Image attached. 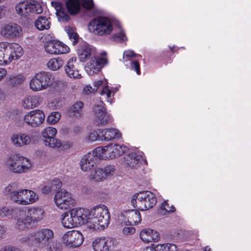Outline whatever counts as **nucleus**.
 Wrapping results in <instances>:
<instances>
[{
    "label": "nucleus",
    "instance_id": "1",
    "mask_svg": "<svg viewBox=\"0 0 251 251\" xmlns=\"http://www.w3.org/2000/svg\"><path fill=\"white\" fill-rule=\"evenodd\" d=\"M87 227L93 230L104 228L109 224L110 217L107 207L104 205L94 207L90 213Z\"/></svg>",
    "mask_w": 251,
    "mask_h": 251
},
{
    "label": "nucleus",
    "instance_id": "2",
    "mask_svg": "<svg viewBox=\"0 0 251 251\" xmlns=\"http://www.w3.org/2000/svg\"><path fill=\"white\" fill-rule=\"evenodd\" d=\"M44 212L42 209L38 207H31L27 210L21 211V217L17 222V227L20 230L26 228L31 224L36 223L42 220Z\"/></svg>",
    "mask_w": 251,
    "mask_h": 251
},
{
    "label": "nucleus",
    "instance_id": "3",
    "mask_svg": "<svg viewBox=\"0 0 251 251\" xmlns=\"http://www.w3.org/2000/svg\"><path fill=\"white\" fill-rule=\"evenodd\" d=\"M6 166L10 171L14 173L22 174L31 170L32 164L29 159L16 154L7 159Z\"/></svg>",
    "mask_w": 251,
    "mask_h": 251
},
{
    "label": "nucleus",
    "instance_id": "4",
    "mask_svg": "<svg viewBox=\"0 0 251 251\" xmlns=\"http://www.w3.org/2000/svg\"><path fill=\"white\" fill-rule=\"evenodd\" d=\"M156 202V196L150 191H144L135 194L131 200L133 206L140 211L152 208Z\"/></svg>",
    "mask_w": 251,
    "mask_h": 251
},
{
    "label": "nucleus",
    "instance_id": "5",
    "mask_svg": "<svg viewBox=\"0 0 251 251\" xmlns=\"http://www.w3.org/2000/svg\"><path fill=\"white\" fill-rule=\"evenodd\" d=\"M88 28L90 32L95 35L104 36L111 33L113 26L108 18L105 17H98L90 22Z\"/></svg>",
    "mask_w": 251,
    "mask_h": 251
},
{
    "label": "nucleus",
    "instance_id": "6",
    "mask_svg": "<svg viewBox=\"0 0 251 251\" xmlns=\"http://www.w3.org/2000/svg\"><path fill=\"white\" fill-rule=\"evenodd\" d=\"M54 237V231L50 228H39L31 234L34 246L38 248H45L51 243Z\"/></svg>",
    "mask_w": 251,
    "mask_h": 251
},
{
    "label": "nucleus",
    "instance_id": "7",
    "mask_svg": "<svg viewBox=\"0 0 251 251\" xmlns=\"http://www.w3.org/2000/svg\"><path fill=\"white\" fill-rule=\"evenodd\" d=\"M52 75L49 72L37 73L30 80V88L35 92L46 89L52 83Z\"/></svg>",
    "mask_w": 251,
    "mask_h": 251
},
{
    "label": "nucleus",
    "instance_id": "8",
    "mask_svg": "<svg viewBox=\"0 0 251 251\" xmlns=\"http://www.w3.org/2000/svg\"><path fill=\"white\" fill-rule=\"evenodd\" d=\"M15 10L19 16L25 18L33 13L40 14L43 11L40 4L34 0L21 1L16 5Z\"/></svg>",
    "mask_w": 251,
    "mask_h": 251
},
{
    "label": "nucleus",
    "instance_id": "9",
    "mask_svg": "<svg viewBox=\"0 0 251 251\" xmlns=\"http://www.w3.org/2000/svg\"><path fill=\"white\" fill-rule=\"evenodd\" d=\"M54 202L57 206L62 210H67L74 206L75 201L70 193L66 190H61L56 193Z\"/></svg>",
    "mask_w": 251,
    "mask_h": 251
},
{
    "label": "nucleus",
    "instance_id": "10",
    "mask_svg": "<svg viewBox=\"0 0 251 251\" xmlns=\"http://www.w3.org/2000/svg\"><path fill=\"white\" fill-rule=\"evenodd\" d=\"M4 54V65L11 63L13 60L20 58L23 54L22 48L18 44H10L6 46Z\"/></svg>",
    "mask_w": 251,
    "mask_h": 251
},
{
    "label": "nucleus",
    "instance_id": "11",
    "mask_svg": "<svg viewBox=\"0 0 251 251\" xmlns=\"http://www.w3.org/2000/svg\"><path fill=\"white\" fill-rule=\"evenodd\" d=\"M56 133V129L52 127H46L43 130L42 135L46 146L54 149H58L61 147V141L54 138Z\"/></svg>",
    "mask_w": 251,
    "mask_h": 251
},
{
    "label": "nucleus",
    "instance_id": "12",
    "mask_svg": "<svg viewBox=\"0 0 251 251\" xmlns=\"http://www.w3.org/2000/svg\"><path fill=\"white\" fill-rule=\"evenodd\" d=\"M83 236L79 231L71 230L67 232L63 236V243L72 248L80 246L83 242Z\"/></svg>",
    "mask_w": 251,
    "mask_h": 251
},
{
    "label": "nucleus",
    "instance_id": "13",
    "mask_svg": "<svg viewBox=\"0 0 251 251\" xmlns=\"http://www.w3.org/2000/svg\"><path fill=\"white\" fill-rule=\"evenodd\" d=\"M94 122L98 126H105L111 120V116L101 105H96L93 108Z\"/></svg>",
    "mask_w": 251,
    "mask_h": 251
},
{
    "label": "nucleus",
    "instance_id": "14",
    "mask_svg": "<svg viewBox=\"0 0 251 251\" xmlns=\"http://www.w3.org/2000/svg\"><path fill=\"white\" fill-rule=\"evenodd\" d=\"M81 3L84 8L92 9L94 6L93 0H67L66 2L68 12L71 15L77 14L80 9Z\"/></svg>",
    "mask_w": 251,
    "mask_h": 251
},
{
    "label": "nucleus",
    "instance_id": "15",
    "mask_svg": "<svg viewBox=\"0 0 251 251\" xmlns=\"http://www.w3.org/2000/svg\"><path fill=\"white\" fill-rule=\"evenodd\" d=\"M45 116L40 110H34L28 112L24 118V122L32 127L40 126L44 121Z\"/></svg>",
    "mask_w": 251,
    "mask_h": 251
},
{
    "label": "nucleus",
    "instance_id": "16",
    "mask_svg": "<svg viewBox=\"0 0 251 251\" xmlns=\"http://www.w3.org/2000/svg\"><path fill=\"white\" fill-rule=\"evenodd\" d=\"M17 196L15 202L20 204H32L38 200V195L33 191L28 189H20Z\"/></svg>",
    "mask_w": 251,
    "mask_h": 251
},
{
    "label": "nucleus",
    "instance_id": "17",
    "mask_svg": "<svg viewBox=\"0 0 251 251\" xmlns=\"http://www.w3.org/2000/svg\"><path fill=\"white\" fill-rule=\"evenodd\" d=\"M44 47L46 52L51 54L66 53L70 51V48L67 45L58 40L48 42Z\"/></svg>",
    "mask_w": 251,
    "mask_h": 251
},
{
    "label": "nucleus",
    "instance_id": "18",
    "mask_svg": "<svg viewBox=\"0 0 251 251\" xmlns=\"http://www.w3.org/2000/svg\"><path fill=\"white\" fill-rule=\"evenodd\" d=\"M108 63V60L105 57H92L87 63L86 72L90 75H93L99 73L101 68Z\"/></svg>",
    "mask_w": 251,
    "mask_h": 251
},
{
    "label": "nucleus",
    "instance_id": "19",
    "mask_svg": "<svg viewBox=\"0 0 251 251\" xmlns=\"http://www.w3.org/2000/svg\"><path fill=\"white\" fill-rule=\"evenodd\" d=\"M22 29L20 26L11 23L5 25L1 28L0 34L6 39H14L19 36Z\"/></svg>",
    "mask_w": 251,
    "mask_h": 251
},
{
    "label": "nucleus",
    "instance_id": "20",
    "mask_svg": "<svg viewBox=\"0 0 251 251\" xmlns=\"http://www.w3.org/2000/svg\"><path fill=\"white\" fill-rule=\"evenodd\" d=\"M77 226L85 224L87 225L90 215L89 211L82 208H75L70 210Z\"/></svg>",
    "mask_w": 251,
    "mask_h": 251
},
{
    "label": "nucleus",
    "instance_id": "21",
    "mask_svg": "<svg viewBox=\"0 0 251 251\" xmlns=\"http://www.w3.org/2000/svg\"><path fill=\"white\" fill-rule=\"evenodd\" d=\"M128 148L124 145L110 144L106 146V151L108 153V158L113 159L122 155L128 150Z\"/></svg>",
    "mask_w": 251,
    "mask_h": 251
},
{
    "label": "nucleus",
    "instance_id": "22",
    "mask_svg": "<svg viewBox=\"0 0 251 251\" xmlns=\"http://www.w3.org/2000/svg\"><path fill=\"white\" fill-rule=\"evenodd\" d=\"M125 164L130 168L137 169L143 162H145L142 155L136 153H131L125 156Z\"/></svg>",
    "mask_w": 251,
    "mask_h": 251
},
{
    "label": "nucleus",
    "instance_id": "23",
    "mask_svg": "<svg viewBox=\"0 0 251 251\" xmlns=\"http://www.w3.org/2000/svg\"><path fill=\"white\" fill-rule=\"evenodd\" d=\"M76 61V57H72L68 60L65 66V73L71 78H78L80 76L77 68Z\"/></svg>",
    "mask_w": 251,
    "mask_h": 251
},
{
    "label": "nucleus",
    "instance_id": "24",
    "mask_svg": "<svg viewBox=\"0 0 251 251\" xmlns=\"http://www.w3.org/2000/svg\"><path fill=\"white\" fill-rule=\"evenodd\" d=\"M84 103L81 101H78L72 104L67 110V114L70 117L80 119L83 115Z\"/></svg>",
    "mask_w": 251,
    "mask_h": 251
},
{
    "label": "nucleus",
    "instance_id": "25",
    "mask_svg": "<svg viewBox=\"0 0 251 251\" xmlns=\"http://www.w3.org/2000/svg\"><path fill=\"white\" fill-rule=\"evenodd\" d=\"M12 144L16 147H21L30 144L31 138L24 133L14 134L11 136Z\"/></svg>",
    "mask_w": 251,
    "mask_h": 251
},
{
    "label": "nucleus",
    "instance_id": "26",
    "mask_svg": "<svg viewBox=\"0 0 251 251\" xmlns=\"http://www.w3.org/2000/svg\"><path fill=\"white\" fill-rule=\"evenodd\" d=\"M140 236L143 241L147 243L157 242L160 238L158 232L149 228L143 229L140 233Z\"/></svg>",
    "mask_w": 251,
    "mask_h": 251
},
{
    "label": "nucleus",
    "instance_id": "27",
    "mask_svg": "<svg viewBox=\"0 0 251 251\" xmlns=\"http://www.w3.org/2000/svg\"><path fill=\"white\" fill-rule=\"evenodd\" d=\"M93 50L92 46L86 42L79 44L77 54L80 61H86L91 55Z\"/></svg>",
    "mask_w": 251,
    "mask_h": 251
},
{
    "label": "nucleus",
    "instance_id": "28",
    "mask_svg": "<svg viewBox=\"0 0 251 251\" xmlns=\"http://www.w3.org/2000/svg\"><path fill=\"white\" fill-rule=\"evenodd\" d=\"M96 162L94 155L90 154L88 152L82 157L80 161V169L84 172L89 171L94 167Z\"/></svg>",
    "mask_w": 251,
    "mask_h": 251
},
{
    "label": "nucleus",
    "instance_id": "29",
    "mask_svg": "<svg viewBox=\"0 0 251 251\" xmlns=\"http://www.w3.org/2000/svg\"><path fill=\"white\" fill-rule=\"evenodd\" d=\"M93 247L95 251H109L111 242L104 237L99 238L93 242Z\"/></svg>",
    "mask_w": 251,
    "mask_h": 251
},
{
    "label": "nucleus",
    "instance_id": "30",
    "mask_svg": "<svg viewBox=\"0 0 251 251\" xmlns=\"http://www.w3.org/2000/svg\"><path fill=\"white\" fill-rule=\"evenodd\" d=\"M100 133L101 134V140L104 141H111L115 139H118L121 136L120 131L113 128L101 130Z\"/></svg>",
    "mask_w": 251,
    "mask_h": 251
},
{
    "label": "nucleus",
    "instance_id": "31",
    "mask_svg": "<svg viewBox=\"0 0 251 251\" xmlns=\"http://www.w3.org/2000/svg\"><path fill=\"white\" fill-rule=\"evenodd\" d=\"M41 102V100L39 96H29L24 99L22 105L25 108L31 109L38 106Z\"/></svg>",
    "mask_w": 251,
    "mask_h": 251
},
{
    "label": "nucleus",
    "instance_id": "32",
    "mask_svg": "<svg viewBox=\"0 0 251 251\" xmlns=\"http://www.w3.org/2000/svg\"><path fill=\"white\" fill-rule=\"evenodd\" d=\"M20 189H18V184L16 182H12L9 184L4 189V193L9 196L10 199L15 201Z\"/></svg>",
    "mask_w": 251,
    "mask_h": 251
},
{
    "label": "nucleus",
    "instance_id": "33",
    "mask_svg": "<svg viewBox=\"0 0 251 251\" xmlns=\"http://www.w3.org/2000/svg\"><path fill=\"white\" fill-rule=\"evenodd\" d=\"M62 224L65 228H71L77 227L70 210L68 212L64 213L62 219Z\"/></svg>",
    "mask_w": 251,
    "mask_h": 251
},
{
    "label": "nucleus",
    "instance_id": "34",
    "mask_svg": "<svg viewBox=\"0 0 251 251\" xmlns=\"http://www.w3.org/2000/svg\"><path fill=\"white\" fill-rule=\"evenodd\" d=\"M106 146L96 148L92 152H90V154H93L94 159L97 162L98 159H103L108 158V153L106 151Z\"/></svg>",
    "mask_w": 251,
    "mask_h": 251
},
{
    "label": "nucleus",
    "instance_id": "35",
    "mask_svg": "<svg viewBox=\"0 0 251 251\" xmlns=\"http://www.w3.org/2000/svg\"><path fill=\"white\" fill-rule=\"evenodd\" d=\"M50 24V23L48 19L43 16H39L35 22V26L40 30L49 29Z\"/></svg>",
    "mask_w": 251,
    "mask_h": 251
},
{
    "label": "nucleus",
    "instance_id": "36",
    "mask_svg": "<svg viewBox=\"0 0 251 251\" xmlns=\"http://www.w3.org/2000/svg\"><path fill=\"white\" fill-rule=\"evenodd\" d=\"M127 219L131 225H136L141 221V214L138 210H131L127 214Z\"/></svg>",
    "mask_w": 251,
    "mask_h": 251
},
{
    "label": "nucleus",
    "instance_id": "37",
    "mask_svg": "<svg viewBox=\"0 0 251 251\" xmlns=\"http://www.w3.org/2000/svg\"><path fill=\"white\" fill-rule=\"evenodd\" d=\"M56 10V14L58 20L60 22H67L70 19V16L68 15L66 9L61 7L60 3H58L55 7Z\"/></svg>",
    "mask_w": 251,
    "mask_h": 251
},
{
    "label": "nucleus",
    "instance_id": "38",
    "mask_svg": "<svg viewBox=\"0 0 251 251\" xmlns=\"http://www.w3.org/2000/svg\"><path fill=\"white\" fill-rule=\"evenodd\" d=\"M64 62L60 57L50 59L47 63L48 68L53 71L59 70L63 65Z\"/></svg>",
    "mask_w": 251,
    "mask_h": 251
},
{
    "label": "nucleus",
    "instance_id": "39",
    "mask_svg": "<svg viewBox=\"0 0 251 251\" xmlns=\"http://www.w3.org/2000/svg\"><path fill=\"white\" fill-rule=\"evenodd\" d=\"M65 30L66 31L69 39L72 42V44L75 46L78 42L79 36L75 30L71 27L67 26L65 27Z\"/></svg>",
    "mask_w": 251,
    "mask_h": 251
},
{
    "label": "nucleus",
    "instance_id": "40",
    "mask_svg": "<svg viewBox=\"0 0 251 251\" xmlns=\"http://www.w3.org/2000/svg\"><path fill=\"white\" fill-rule=\"evenodd\" d=\"M90 179L95 180L96 181H100L105 178V175L103 169L98 168L94 171H92L89 176Z\"/></svg>",
    "mask_w": 251,
    "mask_h": 251
},
{
    "label": "nucleus",
    "instance_id": "41",
    "mask_svg": "<svg viewBox=\"0 0 251 251\" xmlns=\"http://www.w3.org/2000/svg\"><path fill=\"white\" fill-rule=\"evenodd\" d=\"M111 93L112 91L108 89V86H105L100 92V95L102 97L101 99H104L107 101L111 103L113 97Z\"/></svg>",
    "mask_w": 251,
    "mask_h": 251
},
{
    "label": "nucleus",
    "instance_id": "42",
    "mask_svg": "<svg viewBox=\"0 0 251 251\" xmlns=\"http://www.w3.org/2000/svg\"><path fill=\"white\" fill-rule=\"evenodd\" d=\"M7 80L9 85L15 86L23 83L24 81L23 77L21 75H14L9 77Z\"/></svg>",
    "mask_w": 251,
    "mask_h": 251
},
{
    "label": "nucleus",
    "instance_id": "43",
    "mask_svg": "<svg viewBox=\"0 0 251 251\" xmlns=\"http://www.w3.org/2000/svg\"><path fill=\"white\" fill-rule=\"evenodd\" d=\"M61 117L60 114L58 112H53L50 114L47 118V122L51 124L57 123Z\"/></svg>",
    "mask_w": 251,
    "mask_h": 251
},
{
    "label": "nucleus",
    "instance_id": "44",
    "mask_svg": "<svg viewBox=\"0 0 251 251\" xmlns=\"http://www.w3.org/2000/svg\"><path fill=\"white\" fill-rule=\"evenodd\" d=\"M8 45L7 42L0 43V65H4V54L5 52L6 46Z\"/></svg>",
    "mask_w": 251,
    "mask_h": 251
},
{
    "label": "nucleus",
    "instance_id": "45",
    "mask_svg": "<svg viewBox=\"0 0 251 251\" xmlns=\"http://www.w3.org/2000/svg\"><path fill=\"white\" fill-rule=\"evenodd\" d=\"M138 55V54H136L133 50H127L124 51L123 59H126L125 61L130 60L132 57H135Z\"/></svg>",
    "mask_w": 251,
    "mask_h": 251
},
{
    "label": "nucleus",
    "instance_id": "46",
    "mask_svg": "<svg viewBox=\"0 0 251 251\" xmlns=\"http://www.w3.org/2000/svg\"><path fill=\"white\" fill-rule=\"evenodd\" d=\"M100 137L99 134L95 131H92L89 132L86 137V139L90 142L97 141Z\"/></svg>",
    "mask_w": 251,
    "mask_h": 251
},
{
    "label": "nucleus",
    "instance_id": "47",
    "mask_svg": "<svg viewBox=\"0 0 251 251\" xmlns=\"http://www.w3.org/2000/svg\"><path fill=\"white\" fill-rule=\"evenodd\" d=\"M112 38L115 41L122 42L126 39V36L124 32L121 31L118 34L113 35Z\"/></svg>",
    "mask_w": 251,
    "mask_h": 251
},
{
    "label": "nucleus",
    "instance_id": "48",
    "mask_svg": "<svg viewBox=\"0 0 251 251\" xmlns=\"http://www.w3.org/2000/svg\"><path fill=\"white\" fill-rule=\"evenodd\" d=\"M115 169L113 166L108 165L105 166L103 169L105 175V177L107 176H112L114 174Z\"/></svg>",
    "mask_w": 251,
    "mask_h": 251
},
{
    "label": "nucleus",
    "instance_id": "49",
    "mask_svg": "<svg viewBox=\"0 0 251 251\" xmlns=\"http://www.w3.org/2000/svg\"><path fill=\"white\" fill-rule=\"evenodd\" d=\"M48 251H61L59 244L57 242H52L46 247Z\"/></svg>",
    "mask_w": 251,
    "mask_h": 251
},
{
    "label": "nucleus",
    "instance_id": "50",
    "mask_svg": "<svg viewBox=\"0 0 251 251\" xmlns=\"http://www.w3.org/2000/svg\"><path fill=\"white\" fill-rule=\"evenodd\" d=\"M51 187L54 189H59L62 186V182L60 180L55 178L53 179L51 182Z\"/></svg>",
    "mask_w": 251,
    "mask_h": 251
},
{
    "label": "nucleus",
    "instance_id": "51",
    "mask_svg": "<svg viewBox=\"0 0 251 251\" xmlns=\"http://www.w3.org/2000/svg\"><path fill=\"white\" fill-rule=\"evenodd\" d=\"M123 232L124 234L126 235L133 234L135 232V228L132 226L125 227L123 229Z\"/></svg>",
    "mask_w": 251,
    "mask_h": 251
},
{
    "label": "nucleus",
    "instance_id": "52",
    "mask_svg": "<svg viewBox=\"0 0 251 251\" xmlns=\"http://www.w3.org/2000/svg\"><path fill=\"white\" fill-rule=\"evenodd\" d=\"M131 68L134 70L138 75L140 74V64L137 61H134L131 62Z\"/></svg>",
    "mask_w": 251,
    "mask_h": 251
},
{
    "label": "nucleus",
    "instance_id": "53",
    "mask_svg": "<svg viewBox=\"0 0 251 251\" xmlns=\"http://www.w3.org/2000/svg\"><path fill=\"white\" fill-rule=\"evenodd\" d=\"M165 251H178L176 246L173 244H165Z\"/></svg>",
    "mask_w": 251,
    "mask_h": 251
},
{
    "label": "nucleus",
    "instance_id": "54",
    "mask_svg": "<svg viewBox=\"0 0 251 251\" xmlns=\"http://www.w3.org/2000/svg\"><path fill=\"white\" fill-rule=\"evenodd\" d=\"M31 237L30 238L29 236H25L22 238H21L20 240V242L23 244H27L28 245L30 244Z\"/></svg>",
    "mask_w": 251,
    "mask_h": 251
},
{
    "label": "nucleus",
    "instance_id": "55",
    "mask_svg": "<svg viewBox=\"0 0 251 251\" xmlns=\"http://www.w3.org/2000/svg\"><path fill=\"white\" fill-rule=\"evenodd\" d=\"M83 91L85 93L88 94L92 92L95 93L96 90L95 88H93L90 85H87L84 88Z\"/></svg>",
    "mask_w": 251,
    "mask_h": 251
},
{
    "label": "nucleus",
    "instance_id": "56",
    "mask_svg": "<svg viewBox=\"0 0 251 251\" xmlns=\"http://www.w3.org/2000/svg\"><path fill=\"white\" fill-rule=\"evenodd\" d=\"M51 189L52 188L50 186L46 185L42 188L41 190L42 193L45 194H49L50 192Z\"/></svg>",
    "mask_w": 251,
    "mask_h": 251
},
{
    "label": "nucleus",
    "instance_id": "57",
    "mask_svg": "<svg viewBox=\"0 0 251 251\" xmlns=\"http://www.w3.org/2000/svg\"><path fill=\"white\" fill-rule=\"evenodd\" d=\"M6 75V70L4 68H0V81L4 78Z\"/></svg>",
    "mask_w": 251,
    "mask_h": 251
},
{
    "label": "nucleus",
    "instance_id": "58",
    "mask_svg": "<svg viewBox=\"0 0 251 251\" xmlns=\"http://www.w3.org/2000/svg\"><path fill=\"white\" fill-rule=\"evenodd\" d=\"M102 83L103 82L101 80H98L94 83V86L95 88L96 91L97 90L99 87L102 85Z\"/></svg>",
    "mask_w": 251,
    "mask_h": 251
},
{
    "label": "nucleus",
    "instance_id": "59",
    "mask_svg": "<svg viewBox=\"0 0 251 251\" xmlns=\"http://www.w3.org/2000/svg\"><path fill=\"white\" fill-rule=\"evenodd\" d=\"M1 212L4 215L6 216L9 214V209L8 207H4L1 209Z\"/></svg>",
    "mask_w": 251,
    "mask_h": 251
},
{
    "label": "nucleus",
    "instance_id": "60",
    "mask_svg": "<svg viewBox=\"0 0 251 251\" xmlns=\"http://www.w3.org/2000/svg\"><path fill=\"white\" fill-rule=\"evenodd\" d=\"M15 249L11 247H7L4 249H2L0 251H14Z\"/></svg>",
    "mask_w": 251,
    "mask_h": 251
},
{
    "label": "nucleus",
    "instance_id": "61",
    "mask_svg": "<svg viewBox=\"0 0 251 251\" xmlns=\"http://www.w3.org/2000/svg\"><path fill=\"white\" fill-rule=\"evenodd\" d=\"M166 205L167 206V207H168V204H166L165 206H166ZM164 209L168 212H174L175 211V208L174 207H172V209H167V208L166 207H164Z\"/></svg>",
    "mask_w": 251,
    "mask_h": 251
},
{
    "label": "nucleus",
    "instance_id": "62",
    "mask_svg": "<svg viewBox=\"0 0 251 251\" xmlns=\"http://www.w3.org/2000/svg\"><path fill=\"white\" fill-rule=\"evenodd\" d=\"M203 251H211V250L209 247L206 246L205 247L204 250Z\"/></svg>",
    "mask_w": 251,
    "mask_h": 251
},
{
    "label": "nucleus",
    "instance_id": "63",
    "mask_svg": "<svg viewBox=\"0 0 251 251\" xmlns=\"http://www.w3.org/2000/svg\"><path fill=\"white\" fill-rule=\"evenodd\" d=\"M3 13H2V8L1 6H0V19L1 18L2 16Z\"/></svg>",
    "mask_w": 251,
    "mask_h": 251
},
{
    "label": "nucleus",
    "instance_id": "64",
    "mask_svg": "<svg viewBox=\"0 0 251 251\" xmlns=\"http://www.w3.org/2000/svg\"><path fill=\"white\" fill-rule=\"evenodd\" d=\"M106 55V52H105V51H103L101 53V56H105Z\"/></svg>",
    "mask_w": 251,
    "mask_h": 251
}]
</instances>
